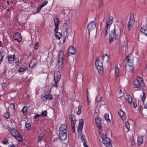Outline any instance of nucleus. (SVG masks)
<instances>
[{"label": "nucleus", "mask_w": 147, "mask_h": 147, "mask_svg": "<svg viewBox=\"0 0 147 147\" xmlns=\"http://www.w3.org/2000/svg\"><path fill=\"white\" fill-rule=\"evenodd\" d=\"M144 137L143 136H139L137 138V144L138 146H140L143 142Z\"/></svg>", "instance_id": "2eb2a0df"}, {"label": "nucleus", "mask_w": 147, "mask_h": 147, "mask_svg": "<svg viewBox=\"0 0 147 147\" xmlns=\"http://www.w3.org/2000/svg\"><path fill=\"white\" fill-rule=\"evenodd\" d=\"M27 108L28 107L26 106H24L21 110V112H22L24 114L25 113L27 112Z\"/></svg>", "instance_id": "473e14b6"}, {"label": "nucleus", "mask_w": 147, "mask_h": 147, "mask_svg": "<svg viewBox=\"0 0 147 147\" xmlns=\"http://www.w3.org/2000/svg\"><path fill=\"white\" fill-rule=\"evenodd\" d=\"M59 132H67V126L65 124H62L59 129Z\"/></svg>", "instance_id": "f8f14e48"}, {"label": "nucleus", "mask_w": 147, "mask_h": 147, "mask_svg": "<svg viewBox=\"0 0 147 147\" xmlns=\"http://www.w3.org/2000/svg\"><path fill=\"white\" fill-rule=\"evenodd\" d=\"M59 137L61 140L65 141L67 138V132H59Z\"/></svg>", "instance_id": "0eeeda50"}, {"label": "nucleus", "mask_w": 147, "mask_h": 147, "mask_svg": "<svg viewBox=\"0 0 147 147\" xmlns=\"http://www.w3.org/2000/svg\"><path fill=\"white\" fill-rule=\"evenodd\" d=\"M81 139L83 143H87L86 140L85 139V136L83 134L81 133L80 134Z\"/></svg>", "instance_id": "a878e982"}, {"label": "nucleus", "mask_w": 147, "mask_h": 147, "mask_svg": "<svg viewBox=\"0 0 147 147\" xmlns=\"http://www.w3.org/2000/svg\"><path fill=\"white\" fill-rule=\"evenodd\" d=\"M5 83H3L2 84V87L3 88L5 87Z\"/></svg>", "instance_id": "69168bd1"}, {"label": "nucleus", "mask_w": 147, "mask_h": 147, "mask_svg": "<svg viewBox=\"0 0 147 147\" xmlns=\"http://www.w3.org/2000/svg\"><path fill=\"white\" fill-rule=\"evenodd\" d=\"M113 18H112L111 20H109L107 23L106 25V28H110L111 25L112 24L113 22Z\"/></svg>", "instance_id": "b1692460"}, {"label": "nucleus", "mask_w": 147, "mask_h": 147, "mask_svg": "<svg viewBox=\"0 0 147 147\" xmlns=\"http://www.w3.org/2000/svg\"><path fill=\"white\" fill-rule=\"evenodd\" d=\"M10 107L11 108L15 109V106L14 104L13 103H11L10 105Z\"/></svg>", "instance_id": "3c124183"}, {"label": "nucleus", "mask_w": 147, "mask_h": 147, "mask_svg": "<svg viewBox=\"0 0 147 147\" xmlns=\"http://www.w3.org/2000/svg\"><path fill=\"white\" fill-rule=\"evenodd\" d=\"M63 59H60V58L58 57V63H60V61H61V63H63L62 62L63 61Z\"/></svg>", "instance_id": "680f3d73"}, {"label": "nucleus", "mask_w": 147, "mask_h": 147, "mask_svg": "<svg viewBox=\"0 0 147 147\" xmlns=\"http://www.w3.org/2000/svg\"><path fill=\"white\" fill-rule=\"evenodd\" d=\"M109 44H111L116 39V30L115 28L111 31L109 34Z\"/></svg>", "instance_id": "7ed1b4c3"}, {"label": "nucleus", "mask_w": 147, "mask_h": 147, "mask_svg": "<svg viewBox=\"0 0 147 147\" xmlns=\"http://www.w3.org/2000/svg\"><path fill=\"white\" fill-rule=\"evenodd\" d=\"M63 52L62 50H60L59 53L58 57L60 59H63Z\"/></svg>", "instance_id": "bb28decb"}, {"label": "nucleus", "mask_w": 147, "mask_h": 147, "mask_svg": "<svg viewBox=\"0 0 147 147\" xmlns=\"http://www.w3.org/2000/svg\"><path fill=\"white\" fill-rule=\"evenodd\" d=\"M131 61H132V63H133V60L132 59H130L129 58V56H127L125 60L126 62H127V63H126L125 66V67H126L127 65H130V64H131Z\"/></svg>", "instance_id": "6ab92c4d"}, {"label": "nucleus", "mask_w": 147, "mask_h": 147, "mask_svg": "<svg viewBox=\"0 0 147 147\" xmlns=\"http://www.w3.org/2000/svg\"><path fill=\"white\" fill-rule=\"evenodd\" d=\"M118 113L119 115L121 117L123 120H125L126 119V116L124 114V112L121 110L120 109L118 111Z\"/></svg>", "instance_id": "f3484780"}, {"label": "nucleus", "mask_w": 147, "mask_h": 147, "mask_svg": "<svg viewBox=\"0 0 147 147\" xmlns=\"http://www.w3.org/2000/svg\"><path fill=\"white\" fill-rule=\"evenodd\" d=\"M133 26V25H132L131 24H127V27L128 30L129 31H130L132 29Z\"/></svg>", "instance_id": "79ce46f5"}, {"label": "nucleus", "mask_w": 147, "mask_h": 147, "mask_svg": "<svg viewBox=\"0 0 147 147\" xmlns=\"http://www.w3.org/2000/svg\"><path fill=\"white\" fill-rule=\"evenodd\" d=\"M95 67L96 69L98 70V72L100 74L101 71V66H95Z\"/></svg>", "instance_id": "58836bf2"}, {"label": "nucleus", "mask_w": 147, "mask_h": 147, "mask_svg": "<svg viewBox=\"0 0 147 147\" xmlns=\"http://www.w3.org/2000/svg\"><path fill=\"white\" fill-rule=\"evenodd\" d=\"M57 34H55L56 38L58 39L59 40L60 39V37L61 36V33L60 32H58V31L57 32H55Z\"/></svg>", "instance_id": "cd10ccee"}, {"label": "nucleus", "mask_w": 147, "mask_h": 147, "mask_svg": "<svg viewBox=\"0 0 147 147\" xmlns=\"http://www.w3.org/2000/svg\"><path fill=\"white\" fill-rule=\"evenodd\" d=\"M131 64H130V65H127L126 67H125V69H126L127 68V69L128 71L129 72H133L134 71V63H132V61H131Z\"/></svg>", "instance_id": "ddd939ff"}, {"label": "nucleus", "mask_w": 147, "mask_h": 147, "mask_svg": "<svg viewBox=\"0 0 147 147\" xmlns=\"http://www.w3.org/2000/svg\"><path fill=\"white\" fill-rule=\"evenodd\" d=\"M15 60L16 61L15 63H17L19 61V59L17 58H16V59H15Z\"/></svg>", "instance_id": "338daca9"}, {"label": "nucleus", "mask_w": 147, "mask_h": 147, "mask_svg": "<svg viewBox=\"0 0 147 147\" xmlns=\"http://www.w3.org/2000/svg\"><path fill=\"white\" fill-rule=\"evenodd\" d=\"M132 20H131V18H130L129 20V21H130V22H131L133 24H134V18H132Z\"/></svg>", "instance_id": "5fc2aeb1"}, {"label": "nucleus", "mask_w": 147, "mask_h": 147, "mask_svg": "<svg viewBox=\"0 0 147 147\" xmlns=\"http://www.w3.org/2000/svg\"><path fill=\"white\" fill-rule=\"evenodd\" d=\"M75 124H71V126L72 127V131L73 133H74L75 132Z\"/></svg>", "instance_id": "de8ad7c7"}, {"label": "nucleus", "mask_w": 147, "mask_h": 147, "mask_svg": "<svg viewBox=\"0 0 147 147\" xmlns=\"http://www.w3.org/2000/svg\"><path fill=\"white\" fill-rule=\"evenodd\" d=\"M47 114V110L44 111L42 112L41 114V115L43 117H46Z\"/></svg>", "instance_id": "7c9ffc66"}, {"label": "nucleus", "mask_w": 147, "mask_h": 147, "mask_svg": "<svg viewBox=\"0 0 147 147\" xmlns=\"http://www.w3.org/2000/svg\"><path fill=\"white\" fill-rule=\"evenodd\" d=\"M125 99L127 100L128 103L130 104H131L132 103V100L131 96L129 95H127L126 96L125 98Z\"/></svg>", "instance_id": "4be33fe9"}, {"label": "nucleus", "mask_w": 147, "mask_h": 147, "mask_svg": "<svg viewBox=\"0 0 147 147\" xmlns=\"http://www.w3.org/2000/svg\"><path fill=\"white\" fill-rule=\"evenodd\" d=\"M42 8V7H41V5H40L39 6V7H38V8H37L36 12L37 13L39 12L40 11L41 9Z\"/></svg>", "instance_id": "09e8293b"}, {"label": "nucleus", "mask_w": 147, "mask_h": 147, "mask_svg": "<svg viewBox=\"0 0 147 147\" xmlns=\"http://www.w3.org/2000/svg\"><path fill=\"white\" fill-rule=\"evenodd\" d=\"M62 64H63V63H62L61 65L58 66V68H59V71L61 70L63 68Z\"/></svg>", "instance_id": "bf43d9fd"}, {"label": "nucleus", "mask_w": 147, "mask_h": 147, "mask_svg": "<svg viewBox=\"0 0 147 147\" xmlns=\"http://www.w3.org/2000/svg\"><path fill=\"white\" fill-rule=\"evenodd\" d=\"M10 132L12 136L15 138H16L17 135L19 134L17 130L14 128H12L10 129Z\"/></svg>", "instance_id": "4468645a"}, {"label": "nucleus", "mask_w": 147, "mask_h": 147, "mask_svg": "<svg viewBox=\"0 0 147 147\" xmlns=\"http://www.w3.org/2000/svg\"><path fill=\"white\" fill-rule=\"evenodd\" d=\"M36 64V63L35 64V63L33 62L32 61H31L30 62L29 66L30 67L32 68L34 67V66H35Z\"/></svg>", "instance_id": "37998d69"}, {"label": "nucleus", "mask_w": 147, "mask_h": 147, "mask_svg": "<svg viewBox=\"0 0 147 147\" xmlns=\"http://www.w3.org/2000/svg\"><path fill=\"white\" fill-rule=\"evenodd\" d=\"M76 49L74 47L71 46L69 48L68 56L76 53Z\"/></svg>", "instance_id": "9b49d317"}, {"label": "nucleus", "mask_w": 147, "mask_h": 147, "mask_svg": "<svg viewBox=\"0 0 147 147\" xmlns=\"http://www.w3.org/2000/svg\"><path fill=\"white\" fill-rule=\"evenodd\" d=\"M108 29H109V28H106L105 31V36H106L108 35V32H107V31H108Z\"/></svg>", "instance_id": "4d7b16f0"}, {"label": "nucleus", "mask_w": 147, "mask_h": 147, "mask_svg": "<svg viewBox=\"0 0 147 147\" xmlns=\"http://www.w3.org/2000/svg\"><path fill=\"white\" fill-rule=\"evenodd\" d=\"M82 106L81 105H79L78 107V110L77 112V114L79 115L80 114L81 112V108Z\"/></svg>", "instance_id": "4c0bfd02"}, {"label": "nucleus", "mask_w": 147, "mask_h": 147, "mask_svg": "<svg viewBox=\"0 0 147 147\" xmlns=\"http://www.w3.org/2000/svg\"><path fill=\"white\" fill-rule=\"evenodd\" d=\"M83 145L84 147H88V146L87 144V143H83Z\"/></svg>", "instance_id": "e2e57ef3"}, {"label": "nucleus", "mask_w": 147, "mask_h": 147, "mask_svg": "<svg viewBox=\"0 0 147 147\" xmlns=\"http://www.w3.org/2000/svg\"><path fill=\"white\" fill-rule=\"evenodd\" d=\"M43 135L42 136H41L40 135H39L37 140V142H39L41 140H42V138H43Z\"/></svg>", "instance_id": "a18cd8bd"}, {"label": "nucleus", "mask_w": 147, "mask_h": 147, "mask_svg": "<svg viewBox=\"0 0 147 147\" xmlns=\"http://www.w3.org/2000/svg\"><path fill=\"white\" fill-rule=\"evenodd\" d=\"M125 126L127 129L128 130L129 129V125L128 121H126L125 123Z\"/></svg>", "instance_id": "ea45409f"}, {"label": "nucleus", "mask_w": 147, "mask_h": 147, "mask_svg": "<svg viewBox=\"0 0 147 147\" xmlns=\"http://www.w3.org/2000/svg\"><path fill=\"white\" fill-rule=\"evenodd\" d=\"M143 82V80L142 78H139L138 79H134L133 80V84L137 88H139L141 86V82Z\"/></svg>", "instance_id": "20e7f679"}, {"label": "nucleus", "mask_w": 147, "mask_h": 147, "mask_svg": "<svg viewBox=\"0 0 147 147\" xmlns=\"http://www.w3.org/2000/svg\"><path fill=\"white\" fill-rule=\"evenodd\" d=\"M25 127L27 130H29L31 128V125L29 123H26Z\"/></svg>", "instance_id": "2f4dec72"}, {"label": "nucleus", "mask_w": 147, "mask_h": 147, "mask_svg": "<svg viewBox=\"0 0 147 147\" xmlns=\"http://www.w3.org/2000/svg\"><path fill=\"white\" fill-rule=\"evenodd\" d=\"M100 60L99 59H96L95 61V66H99L100 65Z\"/></svg>", "instance_id": "72a5a7b5"}, {"label": "nucleus", "mask_w": 147, "mask_h": 147, "mask_svg": "<svg viewBox=\"0 0 147 147\" xmlns=\"http://www.w3.org/2000/svg\"><path fill=\"white\" fill-rule=\"evenodd\" d=\"M95 122L97 126L99 129L98 131L99 136L101 138V122L100 118V117L98 118V116L97 117H96Z\"/></svg>", "instance_id": "423d86ee"}, {"label": "nucleus", "mask_w": 147, "mask_h": 147, "mask_svg": "<svg viewBox=\"0 0 147 147\" xmlns=\"http://www.w3.org/2000/svg\"><path fill=\"white\" fill-rule=\"evenodd\" d=\"M47 96H46V94H45V96L42 97V100H44V101L46 100L47 99Z\"/></svg>", "instance_id": "864d4df0"}, {"label": "nucleus", "mask_w": 147, "mask_h": 147, "mask_svg": "<svg viewBox=\"0 0 147 147\" xmlns=\"http://www.w3.org/2000/svg\"><path fill=\"white\" fill-rule=\"evenodd\" d=\"M83 124L84 119H82L80 120V122L78 129V131L79 133H82V128L83 126Z\"/></svg>", "instance_id": "9d476101"}, {"label": "nucleus", "mask_w": 147, "mask_h": 147, "mask_svg": "<svg viewBox=\"0 0 147 147\" xmlns=\"http://www.w3.org/2000/svg\"><path fill=\"white\" fill-rule=\"evenodd\" d=\"M27 68H25L22 67L20 68L18 70V71L19 72H23L25 71L27 69Z\"/></svg>", "instance_id": "e433bc0d"}, {"label": "nucleus", "mask_w": 147, "mask_h": 147, "mask_svg": "<svg viewBox=\"0 0 147 147\" xmlns=\"http://www.w3.org/2000/svg\"><path fill=\"white\" fill-rule=\"evenodd\" d=\"M39 47V43L38 42H37L34 46V49L37 50Z\"/></svg>", "instance_id": "a19ab883"}, {"label": "nucleus", "mask_w": 147, "mask_h": 147, "mask_svg": "<svg viewBox=\"0 0 147 147\" xmlns=\"http://www.w3.org/2000/svg\"><path fill=\"white\" fill-rule=\"evenodd\" d=\"M96 100L97 103L98 102H100V101H101V97H100V96H97V97L96 98Z\"/></svg>", "instance_id": "49530a36"}, {"label": "nucleus", "mask_w": 147, "mask_h": 147, "mask_svg": "<svg viewBox=\"0 0 147 147\" xmlns=\"http://www.w3.org/2000/svg\"><path fill=\"white\" fill-rule=\"evenodd\" d=\"M63 28L65 29V32H67V30L68 28V26L67 24V22H65L64 23L63 25Z\"/></svg>", "instance_id": "c756f323"}, {"label": "nucleus", "mask_w": 147, "mask_h": 147, "mask_svg": "<svg viewBox=\"0 0 147 147\" xmlns=\"http://www.w3.org/2000/svg\"><path fill=\"white\" fill-rule=\"evenodd\" d=\"M54 24L55 26L54 31L57 32L58 30V26L60 24V21L59 18L55 17L54 18Z\"/></svg>", "instance_id": "6e6552de"}, {"label": "nucleus", "mask_w": 147, "mask_h": 147, "mask_svg": "<svg viewBox=\"0 0 147 147\" xmlns=\"http://www.w3.org/2000/svg\"><path fill=\"white\" fill-rule=\"evenodd\" d=\"M61 74L59 71H56L54 74V80L55 83L52 85V87H55L56 88L58 87V84L59 80L61 78Z\"/></svg>", "instance_id": "f03ea898"}, {"label": "nucleus", "mask_w": 147, "mask_h": 147, "mask_svg": "<svg viewBox=\"0 0 147 147\" xmlns=\"http://www.w3.org/2000/svg\"><path fill=\"white\" fill-rule=\"evenodd\" d=\"M102 142L106 147H113L111 143V140L105 134H102Z\"/></svg>", "instance_id": "f257e3e1"}, {"label": "nucleus", "mask_w": 147, "mask_h": 147, "mask_svg": "<svg viewBox=\"0 0 147 147\" xmlns=\"http://www.w3.org/2000/svg\"><path fill=\"white\" fill-rule=\"evenodd\" d=\"M131 144L132 145H134L135 144V143L134 140V138H133L131 140Z\"/></svg>", "instance_id": "052dcab7"}, {"label": "nucleus", "mask_w": 147, "mask_h": 147, "mask_svg": "<svg viewBox=\"0 0 147 147\" xmlns=\"http://www.w3.org/2000/svg\"><path fill=\"white\" fill-rule=\"evenodd\" d=\"M115 76L116 77L118 76L119 73V69L117 66L115 68Z\"/></svg>", "instance_id": "c85d7f7f"}, {"label": "nucleus", "mask_w": 147, "mask_h": 147, "mask_svg": "<svg viewBox=\"0 0 147 147\" xmlns=\"http://www.w3.org/2000/svg\"><path fill=\"white\" fill-rule=\"evenodd\" d=\"M87 28L89 34H90L91 31L96 28L95 22L94 21L90 22L88 25Z\"/></svg>", "instance_id": "39448f33"}, {"label": "nucleus", "mask_w": 147, "mask_h": 147, "mask_svg": "<svg viewBox=\"0 0 147 147\" xmlns=\"http://www.w3.org/2000/svg\"><path fill=\"white\" fill-rule=\"evenodd\" d=\"M144 108L147 109V104H146L144 106Z\"/></svg>", "instance_id": "774afa93"}, {"label": "nucleus", "mask_w": 147, "mask_h": 147, "mask_svg": "<svg viewBox=\"0 0 147 147\" xmlns=\"http://www.w3.org/2000/svg\"><path fill=\"white\" fill-rule=\"evenodd\" d=\"M13 38L15 40H16L18 42H20L22 39L20 34L18 32L16 33L14 35Z\"/></svg>", "instance_id": "1a4fd4ad"}, {"label": "nucleus", "mask_w": 147, "mask_h": 147, "mask_svg": "<svg viewBox=\"0 0 147 147\" xmlns=\"http://www.w3.org/2000/svg\"><path fill=\"white\" fill-rule=\"evenodd\" d=\"M46 96H47V99L50 100H52L53 98V96L52 95L50 94H46Z\"/></svg>", "instance_id": "c9c22d12"}, {"label": "nucleus", "mask_w": 147, "mask_h": 147, "mask_svg": "<svg viewBox=\"0 0 147 147\" xmlns=\"http://www.w3.org/2000/svg\"><path fill=\"white\" fill-rule=\"evenodd\" d=\"M2 142L3 144H7L8 143V140H7L6 139L2 141Z\"/></svg>", "instance_id": "6e6d98bb"}, {"label": "nucleus", "mask_w": 147, "mask_h": 147, "mask_svg": "<svg viewBox=\"0 0 147 147\" xmlns=\"http://www.w3.org/2000/svg\"><path fill=\"white\" fill-rule=\"evenodd\" d=\"M15 57V54L13 55H8V62L9 63H12L13 62Z\"/></svg>", "instance_id": "a211bd4d"}, {"label": "nucleus", "mask_w": 147, "mask_h": 147, "mask_svg": "<svg viewBox=\"0 0 147 147\" xmlns=\"http://www.w3.org/2000/svg\"><path fill=\"white\" fill-rule=\"evenodd\" d=\"M41 116V115H39L37 114L36 115L34 116V118L35 119H37L38 117H40Z\"/></svg>", "instance_id": "603ef678"}, {"label": "nucleus", "mask_w": 147, "mask_h": 147, "mask_svg": "<svg viewBox=\"0 0 147 147\" xmlns=\"http://www.w3.org/2000/svg\"><path fill=\"white\" fill-rule=\"evenodd\" d=\"M104 117L107 123H109L111 122V120L109 119V115L108 113H105L104 115Z\"/></svg>", "instance_id": "393cba45"}, {"label": "nucleus", "mask_w": 147, "mask_h": 147, "mask_svg": "<svg viewBox=\"0 0 147 147\" xmlns=\"http://www.w3.org/2000/svg\"><path fill=\"white\" fill-rule=\"evenodd\" d=\"M69 118L71 122V124H75L76 122V117L74 115L72 114L70 115Z\"/></svg>", "instance_id": "dca6fc26"}, {"label": "nucleus", "mask_w": 147, "mask_h": 147, "mask_svg": "<svg viewBox=\"0 0 147 147\" xmlns=\"http://www.w3.org/2000/svg\"><path fill=\"white\" fill-rule=\"evenodd\" d=\"M141 98L142 99V101L144 102V100H145V98H146V97L145 96V94L144 92L143 93V96H142L141 97Z\"/></svg>", "instance_id": "8fccbe9b"}, {"label": "nucleus", "mask_w": 147, "mask_h": 147, "mask_svg": "<svg viewBox=\"0 0 147 147\" xmlns=\"http://www.w3.org/2000/svg\"><path fill=\"white\" fill-rule=\"evenodd\" d=\"M15 138L19 142H22L23 140V138L22 136L19 134L17 135L16 138Z\"/></svg>", "instance_id": "412c9836"}, {"label": "nucleus", "mask_w": 147, "mask_h": 147, "mask_svg": "<svg viewBox=\"0 0 147 147\" xmlns=\"http://www.w3.org/2000/svg\"><path fill=\"white\" fill-rule=\"evenodd\" d=\"M7 119L9 118L10 115L8 111H6L3 115Z\"/></svg>", "instance_id": "f704fd0d"}, {"label": "nucleus", "mask_w": 147, "mask_h": 147, "mask_svg": "<svg viewBox=\"0 0 147 147\" xmlns=\"http://www.w3.org/2000/svg\"><path fill=\"white\" fill-rule=\"evenodd\" d=\"M14 93V92H12L10 94V96L11 98L12 99H13V98H14L15 97V96H13V95Z\"/></svg>", "instance_id": "13d9d810"}, {"label": "nucleus", "mask_w": 147, "mask_h": 147, "mask_svg": "<svg viewBox=\"0 0 147 147\" xmlns=\"http://www.w3.org/2000/svg\"><path fill=\"white\" fill-rule=\"evenodd\" d=\"M140 31L147 37V28L146 27H142L141 28Z\"/></svg>", "instance_id": "5701e85b"}, {"label": "nucleus", "mask_w": 147, "mask_h": 147, "mask_svg": "<svg viewBox=\"0 0 147 147\" xmlns=\"http://www.w3.org/2000/svg\"><path fill=\"white\" fill-rule=\"evenodd\" d=\"M58 140V138H56L53 140V141L54 142H56Z\"/></svg>", "instance_id": "0e129e2a"}, {"label": "nucleus", "mask_w": 147, "mask_h": 147, "mask_svg": "<svg viewBox=\"0 0 147 147\" xmlns=\"http://www.w3.org/2000/svg\"><path fill=\"white\" fill-rule=\"evenodd\" d=\"M48 3V1H44L43 3L40 5L42 7L45 6Z\"/></svg>", "instance_id": "c03bdc74"}, {"label": "nucleus", "mask_w": 147, "mask_h": 147, "mask_svg": "<svg viewBox=\"0 0 147 147\" xmlns=\"http://www.w3.org/2000/svg\"><path fill=\"white\" fill-rule=\"evenodd\" d=\"M109 56L108 54H103L102 59L103 61L108 62H109Z\"/></svg>", "instance_id": "aec40b11"}]
</instances>
